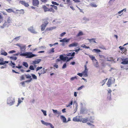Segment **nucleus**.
I'll return each mask as SVG.
<instances>
[{"mask_svg": "<svg viewBox=\"0 0 128 128\" xmlns=\"http://www.w3.org/2000/svg\"><path fill=\"white\" fill-rule=\"evenodd\" d=\"M66 34L65 32H64L62 33H61L60 34V36H62Z\"/></svg>", "mask_w": 128, "mask_h": 128, "instance_id": "57", "label": "nucleus"}, {"mask_svg": "<svg viewBox=\"0 0 128 128\" xmlns=\"http://www.w3.org/2000/svg\"><path fill=\"white\" fill-rule=\"evenodd\" d=\"M60 118L62 120L63 122H65L66 121V119L63 116H60Z\"/></svg>", "mask_w": 128, "mask_h": 128, "instance_id": "20", "label": "nucleus"}, {"mask_svg": "<svg viewBox=\"0 0 128 128\" xmlns=\"http://www.w3.org/2000/svg\"><path fill=\"white\" fill-rule=\"evenodd\" d=\"M54 67H55L56 68H58V66L56 64H54Z\"/></svg>", "mask_w": 128, "mask_h": 128, "instance_id": "59", "label": "nucleus"}, {"mask_svg": "<svg viewBox=\"0 0 128 128\" xmlns=\"http://www.w3.org/2000/svg\"><path fill=\"white\" fill-rule=\"evenodd\" d=\"M22 102V101L20 100V99L19 98L18 100V104L17 105V106H18L19 105V104L21 103Z\"/></svg>", "mask_w": 128, "mask_h": 128, "instance_id": "47", "label": "nucleus"}, {"mask_svg": "<svg viewBox=\"0 0 128 128\" xmlns=\"http://www.w3.org/2000/svg\"><path fill=\"white\" fill-rule=\"evenodd\" d=\"M11 62L12 64L14 65V66H12V68H14L15 67V64L14 63V62H12V61H11Z\"/></svg>", "mask_w": 128, "mask_h": 128, "instance_id": "60", "label": "nucleus"}, {"mask_svg": "<svg viewBox=\"0 0 128 128\" xmlns=\"http://www.w3.org/2000/svg\"><path fill=\"white\" fill-rule=\"evenodd\" d=\"M108 79V78H106L105 79L102 80L101 82L100 83L102 84V86H103L105 84L106 81Z\"/></svg>", "mask_w": 128, "mask_h": 128, "instance_id": "21", "label": "nucleus"}, {"mask_svg": "<svg viewBox=\"0 0 128 128\" xmlns=\"http://www.w3.org/2000/svg\"><path fill=\"white\" fill-rule=\"evenodd\" d=\"M83 35V33L82 31H80L79 33L76 35V36L78 37L80 36H82Z\"/></svg>", "mask_w": 128, "mask_h": 128, "instance_id": "26", "label": "nucleus"}, {"mask_svg": "<svg viewBox=\"0 0 128 128\" xmlns=\"http://www.w3.org/2000/svg\"><path fill=\"white\" fill-rule=\"evenodd\" d=\"M2 13L4 15H6V16H7V14L4 11L3 12H2Z\"/></svg>", "mask_w": 128, "mask_h": 128, "instance_id": "64", "label": "nucleus"}, {"mask_svg": "<svg viewBox=\"0 0 128 128\" xmlns=\"http://www.w3.org/2000/svg\"><path fill=\"white\" fill-rule=\"evenodd\" d=\"M43 8L45 12L48 11L49 8L46 6H44L43 7Z\"/></svg>", "mask_w": 128, "mask_h": 128, "instance_id": "25", "label": "nucleus"}, {"mask_svg": "<svg viewBox=\"0 0 128 128\" xmlns=\"http://www.w3.org/2000/svg\"><path fill=\"white\" fill-rule=\"evenodd\" d=\"M81 47L83 48H90L89 46H86L84 44H83L81 46Z\"/></svg>", "mask_w": 128, "mask_h": 128, "instance_id": "33", "label": "nucleus"}, {"mask_svg": "<svg viewBox=\"0 0 128 128\" xmlns=\"http://www.w3.org/2000/svg\"><path fill=\"white\" fill-rule=\"evenodd\" d=\"M70 40V39H67L66 38H64L63 39L60 40V42H68Z\"/></svg>", "mask_w": 128, "mask_h": 128, "instance_id": "14", "label": "nucleus"}, {"mask_svg": "<svg viewBox=\"0 0 128 128\" xmlns=\"http://www.w3.org/2000/svg\"><path fill=\"white\" fill-rule=\"evenodd\" d=\"M78 45V43L74 42L69 45L68 46L69 47L71 48L74 46H76Z\"/></svg>", "mask_w": 128, "mask_h": 128, "instance_id": "13", "label": "nucleus"}, {"mask_svg": "<svg viewBox=\"0 0 128 128\" xmlns=\"http://www.w3.org/2000/svg\"><path fill=\"white\" fill-rule=\"evenodd\" d=\"M52 4H53L54 5H55L57 6H58L59 5V4L57 3L56 2L52 1Z\"/></svg>", "mask_w": 128, "mask_h": 128, "instance_id": "45", "label": "nucleus"}, {"mask_svg": "<svg viewBox=\"0 0 128 128\" xmlns=\"http://www.w3.org/2000/svg\"><path fill=\"white\" fill-rule=\"evenodd\" d=\"M99 56L100 57V58H104V56L101 55L100 54H99Z\"/></svg>", "mask_w": 128, "mask_h": 128, "instance_id": "58", "label": "nucleus"}, {"mask_svg": "<svg viewBox=\"0 0 128 128\" xmlns=\"http://www.w3.org/2000/svg\"><path fill=\"white\" fill-rule=\"evenodd\" d=\"M73 120L74 122H79V121H80L79 119L78 118L76 117H74L73 118Z\"/></svg>", "mask_w": 128, "mask_h": 128, "instance_id": "28", "label": "nucleus"}, {"mask_svg": "<svg viewBox=\"0 0 128 128\" xmlns=\"http://www.w3.org/2000/svg\"><path fill=\"white\" fill-rule=\"evenodd\" d=\"M29 69L31 70H34V68L33 66L31 65L29 67Z\"/></svg>", "mask_w": 128, "mask_h": 128, "instance_id": "43", "label": "nucleus"}, {"mask_svg": "<svg viewBox=\"0 0 128 128\" xmlns=\"http://www.w3.org/2000/svg\"><path fill=\"white\" fill-rule=\"evenodd\" d=\"M19 54H20V56H26V58H30L34 56H36V55L32 54V52H26L25 53L21 54H20L18 52L14 54V55L18 56Z\"/></svg>", "mask_w": 128, "mask_h": 128, "instance_id": "1", "label": "nucleus"}, {"mask_svg": "<svg viewBox=\"0 0 128 128\" xmlns=\"http://www.w3.org/2000/svg\"><path fill=\"white\" fill-rule=\"evenodd\" d=\"M52 111H53V112L54 113H58V112H57V110H54L52 109Z\"/></svg>", "mask_w": 128, "mask_h": 128, "instance_id": "56", "label": "nucleus"}, {"mask_svg": "<svg viewBox=\"0 0 128 128\" xmlns=\"http://www.w3.org/2000/svg\"><path fill=\"white\" fill-rule=\"evenodd\" d=\"M48 12H52V13H54L55 12L54 10L52 8H51L48 9Z\"/></svg>", "mask_w": 128, "mask_h": 128, "instance_id": "27", "label": "nucleus"}, {"mask_svg": "<svg viewBox=\"0 0 128 128\" xmlns=\"http://www.w3.org/2000/svg\"><path fill=\"white\" fill-rule=\"evenodd\" d=\"M89 57L92 60H96L95 59V57L92 55L90 56Z\"/></svg>", "mask_w": 128, "mask_h": 128, "instance_id": "31", "label": "nucleus"}, {"mask_svg": "<svg viewBox=\"0 0 128 128\" xmlns=\"http://www.w3.org/2000/svg\"><path fill=\"white\" fill-rule=\"evenodd\" d=\"M119 48L120 50L122 51L123 53H124L127 50L125 48L122 47L120 46L119 47Z\"/></svg>", "mask_w": 128, "mask_h": 128, "instance_id": "16", "label": "nucleus"}, {"mask_svg": "<svg viewBox=\"0 0 128 128\" xmlns=\"http://www.w3.org/2000/svg\"><path fill=\"white\" fill-rule=\"evenodd\" d=\"M42 66H40V67H38L36 69V71L37 72L38 70H39L41 69L42 68Z\"/></svg>", "mask_w": 128, "mask_h": 128, "instance_id": "42", "label": "nucleus"}, {"mask_svg": "<svg viewBox=\"0 0 128 128\" xmlns=\"http://www.w3.org/2000/svg\"><path fill=\"white\" fill-rule=\"evenodd\" d=\"M16 45L20 48V50L22 51H25L26 48V46L25 45H24L20 44H16Z\"/></svg>", "mask_w": 128, "mask_h": 128, "instance_id": "3", "label": "nucleus"}, {"mask_svg": "<svg viewBox=\"0 0 128 128\" xmlns=\"http://www.w3.org/2000/svg\"><path fill=\"white\" fill-rule=\"evenodd\" d=\"M88 120V119L87 118H82L81 120V121H82L83 123H86Z\"/></svg>", "mask_w": 128, "mask_h": 128, "instance_id": "19", "label": "nucleus"}, {"mask_svg": "<svg viewBox=\"0 0 128 128\" xmlns=\"http://www.w3.org/2000/svg\"><path fill=\"white\" fill-rule=\"evenodd\" d=\"M6 10L8 12L10 13L13 12V10L11 8H9Z\"/></svg>", "mask_w": 128, "mask_h": 128, "instance_id": "32", "label": "nucleus"}, {"mask_svg": "<svg viewBox=\"0 0 128 128\" xmlns=\"http://www.w3.org/2000/svg\"><path fill=\"white\" fill-rule=\"evenodd\" d=\"M23 64L24 66L26 68H27L28 67V64L26 62H24Z\"/></svg>", "mask_w": 128, "mask_h": 128, "instance_id": "38", "label": "nucleus"}, {"mask_svg": "<svg viewBox=\"0 0 128 128\" xmlns=\"http://www.w3.org/2000/svg\"><path fill=\"white\" fill-rule=\"evenodd\" d=\"M64 57L62 55H61L60 56V59L61 60H63Z\"/></svg>", "mask_w": 128, "mask_h": 128, "instance_id": "50", "label": "nucleus"}, {"mask_svg": "<svg viewBox=\"0 0 128 128\" xmlns=\"http://www.w3.org/2000/svg\"><path fill=\"white\" fill-rule=\"evenodd\" d=\"M8 57L9 58H10V59H11L12 60H16L17 59V58L16 57H9V56H8Z\"/></svg>", "mask_w": 128, "mask_h": 128, "instance_id": "34", "label": "nucleus"}, {"mask_svg": "<svg viewBox=\"0 0 128 128\" xmlns=\"http://www.w3.org/2000/svg\"><path fill=\"white\" fill-rule=\"evenodd\" d=\"M31 75L33 79L36 80L37 79V76L35 74H31Z\"/></svg>", "mask_w": 128, "mask_h": 128, "instance_id": "35", "label": "nucleus"}, {"mask_svg": "<svg viewBox=\"0 0 128 128\" xmlns=\"http://www.w3.org/2000/svg\"><path fill=\"white\" fill-rule=\"evenodd\" d=\"M84 68H85V70L83 72H87L88 71V69L87 68L86 64L84 66Z\"/></svg>", "mask_w": 128, "mask_h": 128, "instance_id": "40", "label": "nucleus"}, {"mask_svg": "<svg viewBox=\"0 0 128 128\" xmlns=\"http://www.w3.org/2000/svg\"><path fill=\"white\" fill-rule=\"evenodd\" d=\"M3 17L1 14L0 13V23L3 21Z\"/></svg>", "mask_w": 128, "mask_h": 128, "instance_id": "37", "label": "nucleus"}, {"mask_svg": "<svg viewBox=\"0 0 128 128\" xmlns=\"http://www.w3.org/2000/svg\"><path fill=\"white\" fill-rule=\"evenodd\" d=\"M93 50L94 51L96 52H101V51L100 50L98 49H94Z\"/></svg>", "mask_w": 128, "mask_h": 128, "instance_id": "41", "label": "nucleus"}, {"mask_svg": "<svg viewBox=\"0 0 128 128\" xmlns=\"http://www.w3.org/2000/svg\"><path fill=\"white\" fill-rule=\"evenodd\" d=\"M25 82H25V81L22 82L20 83V84H21L23 86H25Z\"/></svg>", "mask_w": 128, "mask_h": 128, "instance_id": "51", "label": "nucleus"}, {"mask_svg": "<svg viewBox=\"0 0 128 128\" xmlns=\"http://www.w3.org/2000/svg\"><path fill=\"white\" fill-rule=\"evenodd\" d=\"M121 58L122 61V62H121L122 64H128V58H126L124 59Z\"/></svg>", "mask_w": 128, "mask_h": 128, "instance_id": "9", "label": "nucleus"}, {"mask_svg": "<svg viewBox=\"0 0 128 128\" xmlns=\"http://www.w3.org/2000/svg\"><path fill=\"white\" fill-rule=\"evenodd\" d=\"M112 79L109 78L108 79V81L107 83V85L108 87H110L112 84Z\"/></svg>", "mask_w": 128, "mask_h": 128, "instance_id": "17", "label": "nucleus"}, {"mask_svg": "<svg viewBox=\"0 0 128 128\" xmlns=\"http://www.w3.org/2000/svg\"><path fill=\"white\" fill-rule=\"evenodd\" d=\"M54 48H52L50 50L49 53H51L54 52Z\"/></svg>", "mask_w": 128, "mask_h": 128, "instance_id": "39", "label": "nucleus"}, {"mask_svg": "<svg viewBox=\"0 0 128 128\" xmlns=\"http://www.w3.org/2000/svg\"><path fill=\"white\" fill-rule=\"evenodd\" d=\"M84 87V86H82L80 87H79L77 89L78 90H81L82 88H83Z\"/></svg>", "mask_w": 128, "mask_h": 128, "instance_id": "49", "label": "nucleus"}, {"mask_svg": "<svg viewBox=\"0 0 128 128\" xmlns=\"http://www.w3.org/2000/svg\"><path fill=\"white\" fill-rule=\"evenodd\" d=\"M1 62H0V65H4L6 63L8 64V61H4L3 60L2 61H1Z\"/></svg>", "mask_w": 128, "mask_h": 128, "instance_id": "23", "label": "nucleus"}, {"mask_svg": "<svg viewBox=\"0 0 128 128\" xmlns=\"http://www.w3.org/2000/svg\"><path fill=\"white\" fill-rule=\"evenodd\" d=\"M90 6L92 7L96 8L97 7V5L94 3H91L90 4Z\"/></svg>", "mask_w": 128, "mask_h": 128, "instance_id": "22", "label": "nucleus"}, {"mask_svg": "<svg viewBox=\"0 0 128 128\" xmlns=\"http://www.w3.org/2000/svg\"><path fill=\"white\" fill-rule=\"evenodd\" d=\"M112 92V91L110 89H109V90H108L107 98L109 100H110L111 99V92Z\"/></svg>", "mask_w": 128, "mask_h": 128, "instance_id": "10", "label": "nucleus"}, {"mask_svg": "<svg viewBox=\"0 0 128 128\" xmlns=\"http://www.w3.org/2000/svg\"><path fill=\"white\" fill-rule=\"evenodd\" d=\"M46 70H45V68H43L42 70H40L38 74L39 76H40L41 74H44L46 72Z\"/></svg>", "mask_w": 128, "mask_h": 128, "instance_id": "8", "label": "nucleus"}, {"mask_svg": "<svg viewBox=\"0 0 128 128\" xmlns=\"http://www.w3.org/2000/svg\"><path fill=\"white\" fill-rule=\"evenodd\" d=\"M77 79V77H76V76H75L74 77H72L71 78H70V80H74L75 79Z\"/></svg>", "mask_w": 128, "mask_h": 128, "instance_id": "46", "label": "nucleus"}, {"mask_svg": "<svg viewBox=\"0 0 128 128\" xmlns=\"http://www.w3.org/2000/svg\"><path fill=\"white\" fill-rule=\"evenodd\" d=\"M28 30L32 33L34 34H36L37 33V32L34 30L33 26L30 27L28 28Z\"/></svg>", "mask_w": 128, "mask_h": 128, "instance_id": "6", "label": "nucleus"}, {"mask_svg": "<svg viewBox=\"0 0 128 128\" xmlns=\"http://www.w3.org/2000/svg\"><path fill=\"white\" fill-rule=\"evenodd\" d=\"M88 40H89V41L90 42H93L94 43H96V42L95 41V39L94 38H93L91 39H88Z\"/></svg>", "mask_w": 128, "mask_h": 128, "instance_id": "29", "label": "nucleus"}, {"mask_svg": "<svg viewBox=\"0 0 128 128\" xmlns=\"http://www.w3.org/2000/svg\"><path fill=\"white\" fill-rule=\"evenodd\" d=\"M73 104V100H72L68 104H66V107H70V106L72 105Z\"/></svg>", "mask_w": 128, "mask_h": 128, "instance_id": "30", "label": "nucleus"}, {"mask_svg": "<svg viewBox=\"0 0 128 128\" xmlns=\"http://www.w3.org/2000/svg\"><path fill=\"white\" fill-rule=\"evenodd\" d=\"M47 25L44 24H42L41 26V30L42 31H43L45 29V28Z\"/></svg>", "mask_w": 128, "mask_h": 128, "instance_id": "18", "label": "nucleus"}, {"mask_svg": "<svg viewBox=\"0 0 128 128\" xmlns=\"http://www.w3.org/2000/svg\"><path fill=\"white\" fill-rule=\"evenodd\" d=\"M66 63H64L62 66V68L64 69L66 68Z\"/></svg>", "mask_w": 128, "mask_h": 128, "instance_id": "52", "label": "nucleus"}, {"mask_svg": "<svg viewBox=\"0 0 128 128\" xmlns=\"http://www.w3.org/2000/svg\"><path fill=\"white\" fill-rule=\"evenodd\" d=\"M14 102V99L12 98H9L7 100V104L10 106L13 105Z\"/></svg>", "mask_w": 128, "mask_h": 128, "instance_id": "4", "label": "nucleus"}, {"mask_svg": "<svg viewBox=\"0 0 128 128\" xmlns=\"http://www.w3.org/2000/svg\"><path fill=\"white\" fill-rule=\"evenodd\" d=\"M12 20L11 18L10 17H8L7 20L5 21L4 23V25H6L7 24H9L12 22Z\"/></svg>", "mask_w": 128, "mask_h": 128, "instance_id": "7", "label": "nucleus"}, {"mask_svg": "<svg viewBox=\"0 0 128 128\" xmlns=\"http://www.w3.org/2000/svg\"><path fill=\"white\" fill-rule=\"evenodd\" d=\"M20 36H17V37H16L15 38H14V39L15 40H18L19 39V38L20 37Z\"/></svg>", "mask_w": 128, "mask_h": 128, "instance_id": "62", "label": "nucleus"}, {"mask_svg": "<svg viewBox=\"0 0 128 128\" xmlns=\"http://www.w3.org/2000/svg\"><path fill=\"white\" fill-rule=\"evenodd\" d=\"M67 59H68V57H64L63 61H66V60Z\"/></svg>", "mask_w": 128, "mask_h": 128, "instance_id": "61", "label": "nucleus"}, {"mask_svg": "<svg viewBox=\"0 0 128 128\" xmlns=\"http://www.w3.org/2000/svg\"><path fill=\"white\" fill-rule=\"evenodd\" d=\"M82 74L84 76H88L87 72H82Z\"/></svg>", "mask_w": 128, "mask_h": 128, "instance_id": "44", "label": "nucleus"}, {"mask_svg": "<svg viewBox=\"0 0 128 128\" xmlns=\"http://www.w3.org/2000/svg\"><path fill=\"white\" fill-rule=\"evenodd\" d=\"M77 74L80 77H82L83 75V74L82 73H78Z\"/></svg>", "mask_w": 128, "mask_h": 128, "instance_id": "55", "label": "nucleus"}, {"mask_svg": "<svg viewBox=\"0 0 128 128\" xmlns=\"http://www.w3.org/2000/svg\"><path fill=\"white\" fill-rule=\"evenodd\" d=\"M42 111V112H43L44 114V115L45 116H46V111H45V110H41Z\"/></svg>", "mask_w": 128, "mask_h": 128, "instance_id": "48", "label": "nucleus"}, {"mask_svg": "<svg viewBox=\"0 0 128 128\" xmlns=\"http://www.w3.org/2000/svg\"><path fill=\"white\" fill-rule=\"evenodd\" d=\"M40 61L41 60L40 59H37L36 60H35L33 61L32 62V64H38L40 62Z\"/></svg>", "mask_w": 128, "mask_h": 128, "instance_id": "15", "label": "nucleus"}, {"mask_svg": "<svg viewBox=\"0 0 128 128\" xmlns=\"http://www.w3.org/2000/svg\"><path fill=\"white\" fill-rule=\"evenodd\" d=\"M16 67L17 68H18L19 69H20L22 68V66H16Z\"/></svg>", "mask_w": 128, "mask_h": 128, "instance_id": "63", "label": "nucleus"}, {"mask_svg": "<svg viewBox=\"0 0 128 128\" xmlns=\"http://www.w3.org/2000/svg\"><path fill=\"white\" fill-rule=\"evenodd\" d=\"M41 122L44 125H46L47 126H50L51 128H54V126L50 123L45 122L44 121L42 120Z\"/></svg>", "mask_w": 128, "mask_h": 128, "instance_id": "5", "label": "nucleus"}, {"mask_svg": "<svg viewBox=\"0 0 128 128\" xmlns=\"http://www.w3.org/2000/svg\"><path fill=\"white\" fill-rule=\"evenodd\" d=\"M125 10V11L126 10L125 9H123L122 10L120 11H119L118 13L119 14H120L124 10Z\"/></svg>", "mask_w": 128, "mask_h": 128, "instance_id": "54", "label": "nucleus"}, {"mask_svg": "<svg viewBox=\"0 0 128 128\" xmlns=\"http://www.w3.org/2000/svg\"><path fill=\"white\" fill-rule=\"evenodd\" d=\"M16 52V51L14 50H12L9 51L8 53H13L14 52Z\"/></svg>", "mask_w": 128, "mask_h": 128, "instance_id": "53", "label": "nucleus"}, {"mask_svg": "<svg viewBox=\"0 0 128 128\" xmlns=\"http://www.w3.org/2000/svg\"><path fill=\"white\" fill-rule=\"evenodd\" d=\"M19 2L26 7H28L29 6V5L28 3L26 2L25 1H20Z\"/></svg>", "mask_w": 128, "mask_h": 128, "instance_id": "11", "label": "nucleus"}, {"mask_svg": "<svg viewBox=\"0 0 128 128\" xmlns=\"http://www.w3.org/2000/svg\"><path fill=\"white\" fill-rule=\"evenodd\" d=\"M1 54L4 56H6L8 54L5 51H3L1 52Z\"/></svg>", "mask_w": 128, "mask_h": 128, "instance_id": "36", "label": "nucleus"}, {"mask_svg": "<svg viewBox=\"0 0 128 128\" xmlns=\"http://www.w3.org/2000/svg\"><path fill=\"white\" fill-rule=\"evenodd\" d=\"M48 20V18H46V19H44L43 20L44 22V24L47 25L48 23V22L47 21V20Z\"/></svg>", "mask_w": 128, "mask_h": 128, "instance_id": "24", "label": "nucleus"}, {"mask_svg": "<svg viewBox=\"0 0 128 128\" xmlns=\"http://www.w3.org/2000/svg\"><path fill=\"white\" fill-rule=\"evenodd\" d=\"M25 77L27 79H30L29 80L25 81V82H30L32 80V79L31 78V76L29 74L22 75L20 77V80H24Z\"/></svg>", "mask_w": 128, "mask_h": 128, "instance_id": "2", "label": "nucleus"}, {"mask_svg": "<svg viewBox=\"0 0 128 128\" xmlns=\"http://www.w3.org/2000/svg\"><path fill=\"white\" fill-rule=\"evenodd\" d=\"M32 4L34 6H36L39 4V1L38 0H32Z\"/></svg>", "mask_w": 128, "mask_h": 128, "instance_id": "12", "label": "nucleus"}]
</instances>
